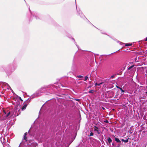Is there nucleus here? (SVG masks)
Masks as SVG:
<instances>
[{
    "mask_svg": "<svg viewBox=\"0 0 147 147\" xmlns=\"http://www.w3.org/2000/svg\"><path fill=\"white\" fill-rule=\"evenodd\" d=\"M65 87L63 84L60 83L58 84V86H55L53 84H50L48 86H44L39 89L36 93L30 96V99L34 98L35 97L38 96L40 93H42L44 91H45L46 88H49V90H53V88H54L58 89V88H61V87Z\"/></svg>",
    "mask_w": 147,
    "mask_h": 147,
    "instance_id": "1",
    "label": "nucleus"
},
{
    "mask_svg": "<svg viewBox=\"0 0 147 147\" xmlns=\"http://www.w3.org/2000/svg\"><path fill=\"white\" fill-rule=\"evenodd\" d=\"M17 66V65L15 61H13L12 64H10L8 66V67L13 71L16 69Z\"/></svg>",
    "mask_w": 147,
    "mask_h": 147,
    "instance_id": "2",
    "label": "nucleus"
},
{
    "mask_svg": "<svg viewBox=\"0 0 147 147\" xmlns=\"http://www.w3.org/2000/svg\"><path fill=\"white\" fill-rule=\"evenodd\" d=\"M29 9L31 14L33 16L34 19H35L36 20H37L41 19L40 16L38 13L35 12H31L30 8Z\"/></svg>",
    "mask_w": 147,
    "mask_h": 147,
    "instance_id": "3",
    "label": "nucleus"
},
{
    "mask_svg": "<svg viewBox=\"0 0 147 147\" xmlns=\"http://www.w3.org/2000/svg\"><path fill=\"white\" fill-rule=\"evenodd\" d=\"M28 145L30 147H36L37 146L38 144L37 143L31 140L30 141V142L28 143Z\"/></svg>",
    "mask_w": 147,
    "mask_h": 147,
    "instance_id": "4",
    "label": "nucleus"
},
{
    "mask_svg": "<svg viewBox=\"0 0 147 147\" xmlns=\"http://www.w3.org/2000/svg\"><path fill=\"white\" fill-rule=\"evenodd\" d=\"M93 128L95 133H96L98 135L100 134V131L99 130L97 126H94Z\"/></svg>",
    "mask_w": 147,
    "mask_h": 147,
    "instance_id": "5",
    "label": "nucleus"
},
{
    "mask_svg": "<svg viewBox=\"0 0 147 147\" xmlns=\"http://www.w3.org/2000/svg\"><path fill=\"white\" fill-rule=\"evenodd\" d=\"M76 8L78 15H79L80 17L82 18H84L85 17L82 14V11H81L80 10H79L78 11V9H77L76 6Z\"/></svg>",
    "mask_w": 147,
    "mask_h": 147,
    "instance_id": "6",
    "label": "nucleus"
},
{
    "mask_svg": "<svg viewBox=\"0 0 147 147\" xmlns=\"http://www.w3.org/2000/svg\"><path fill=\"white\" fill-rule=\"evenodd\" d=\"M3 85L5 86H7V88L8 89H10L11 90H12V89L11 88L10 86L7 83L3 82H2Z\"/></svg>",
    "mask_w": 147,
    "mask_h": 147,
    "instance_id": "7",
    "label": "nucleus"
},
{
    "mask_svg": "<svg viewBox=\"0 0 147 147\" xmlns=\"http://www.w3.org/2000/svg\"><path fill=\"white\" fill-rule=\"evenodd\" d=\"M129 139H130L129 138L127 139L126 138L124 137L123 139H121V140L122 142H123L125 143H126L129 142Z\"/></svg>",
    "mask_w": 147,
    "mask_h": 147,
    "instance_id": "8",
    "label": "nucleus"
},
{
    "mask_svg": "<svg viewBox=\"0 0 147 147\" xmlns=\"http://www.w3.org/2000/svg\"><path fill=\"white\" fill-rule=\"evenodd\" d=\"M137 136V134L135 132L132 135V137L131 138L132 140H134V142L136 141V140L135 139Z\"/></svg>",
    "mask_w": 147,
    "mask_h": 147,
    "instance_id": "9",
    "label": "nucleus"
},
{
    "mask_svg": "<svg viewBox=\"0 0 147 147\" xmlns=\"http://www.w3.org/2000/svg\"><path fill=\"white\" fill-rule=\"evenodd\" d=\"M115 140L117 142L118 144L121 143V140H119V138L117 137H115Z\"/></svg>",
    "mask_w": 147,
    "mask_h": 147,
    "instance_id": "10",
    "label": "nucleus"
},
{
    "mask_svg": "<svg viewBox=\"0 0 147 147\" xmlns=\"http://www.w3.org/2000/svg\"><path fill=\"white\" fill-rule=\"evenodd\" d=\"M107 140L108 143V144H107V145L109 146V145H111V143L112 142V140L109 137H108Z\"/></svg>",
    "mask_w": 147,
    "mask_h": 147,
    "instance_id": "11",
    "label": "nucleus"
},
{
    "mask_svg": "<svg viewBox=\"0 0 147 147\" xmlns=\"http://www.w3.org/2000/svg\"><path fill=\"white\" fill-rule=\"evenodd\" d=\"M146 134H147V131H144L142 132L141 136L142 137H143L145 136Z\"/></svg>",
    "mask_w": 147,
    "mask_h": 147,
    "instance_id": "12",
    "label": "nucleus"
},
{
    "mask_svg": "<svg viewBox=\"0 0 147 147\" xmlns=\"http://www.w3.org/2000/svg\"><path fill=\"white\" fill-rule=\"evenodd\" d=\"M31 100V99L28 98L27 100H26L24 102L25 104H27V105L29 104V102Z\"/></svg>",
    "mask_w": 147,
    "mask_h": 147,
    "instance_id": "13",
    "label": "nucleus"
},
{
    "mask_svg": "<svg viewBox=\"0 0 147 147\" xmlns=\"http://www.w3.org/2000/svg\"><path fill=\"white\" fill-rule=\"evenodd\" d=\"M27 135V133L26 132L24 133V139L25 140L26 142L27 141V137L26 135Z\"/></svg>",
    "mask_w": 147,
    "mask_h": 147,
    "instance_id": "14",
    "label": "nucleus"
},
{
    "mask_svg": "<svg viewBox=\"0 0 147 147\" xmlns=\"http://www.w3.org/2000/svg\"><path fill=\"white\" fill-rule=\"evenodd\" d=\"M109 79L107 78L105 79H104L103 80V82L104 83H108L109 82Z\"/></svg>",
    "mask_w": 147,
    "mask_h": 147,
    "instance_id": "15",
    "label": "nucleus"
},
{
    "mask_svg": "<svg viewBox=\"0 0 147 147\" xmlns=\"http://www.w3.org/2000/svg\"><path fill=\"white\" fill-rule=\"evenodd\" d=\"M104 83V82H102L99 84H98L97 83V82H96L95 84V86H100L101 85H102L103 83Z\"/></svg>",
    "mask_w": 147,
    "mask_h": 147,
    "instance_id": "16",
    "label": "nucleus"
},
{
    "mask_svg": "<svg viewBox=\"0 0 147 147\" xmlns=\"http://www.w3.org/2000/svg\"><path fill=\"white\" fill-rule=\"evenodd\" d=\"M27 106V104H24V105L23 106L22 108V110H24L25 109Z\"/></svg>",
    "mask_w": 147,
    "mask_h": 147,
    "instance_id": "17",
    "label": "nucleus"
},
{
    "mask_svg": "<svg viewBox=\"0 0 147 147\" xmlns=\"http://www.w3.org/2000/svg\"><path fill=\"white\" fill-rule=\"evenodd\" d=\"M132 45L131 43H128L125 44V46L126 47L131 46Z\"/></svg>",
    "mask_w": 147,
    "mask_h": 147,
    "instance_id": "18",
    "label": "nucleus"
},
{
    "mask_svg": "<svg viewBox=\"0 0 147 147\" xmlns=\"http://www.w3.org/2000/svg\"><path fill=\"white\" fill-rule=\"evenodd\" d=\"M11 112L10 111H9L6 115H5V116L6 117H8L9 116V115H10Z\"/></svg>",
    "mask_w": 147,
    "mask_h": 147,
    "instance_id": "19",
    "label": "nucleus"
},
{
    "mask_svg": "<svg viewBox=\"0 0 147 147\" xmlns=\"http://www.w3.org/2000/svg\"><path fill=\"white\" fill-rule=\"evenodd\" d=\"M72 39L74 41V44L76 45V46L77 47L78 49H79V47L77 45V43L75 42L74 39V38H72Z\"/></svg>",
    "mask_w": 147,
    "mask_h": 147,
    "instance_id": "20",
    "label": "nucleus"
},
{
    "mask_svg": "<svg viewBox=\"0 0 147 147\" xmlns=\"http://www.w3.org/2000/svg\"><path fill=\"white\" fill-rule=\"evenodd\" d=\"M94 135V133L92 132H90V133L88 134V136H92Z\"/></svg>",
    "mask_w": 147,
    "mask_h": 147,
    "instance_id": "21",
    "label": "nucleus"
},
{
    "mask_svg": "<svg viewBox=\"0 0 147 147\" xmlns=\"http://www.w3.org/2000/svg\"><path fill=\"white\" fill-rule=\"evenodd\" d=\"M88 79V77L87 76H85L84 78V81H86L87 79Z\"/></svg>",
    "mask_w": 147,
    "mask_h": 147,
    "instance_id": "22",
    "label": "nucleus"
},
{
    "mask_svg": "<svg viewBox=\"0 0 147 147\" xmlns=\"http://www.w3.org/2000/svg\"><path fill=\"white\" fill-rule=\"evenodd\" d=\"M134 66V65H131L130 67H129L128 68V69L129 70L130 69H131L132 68H133Z\"/></svg>",
    "mask_w": 147,
    "mask_h": 147,
    "instance_id": "23",
    "label": "nucleus"
},
{
    "mask_svg": "<svg viewBox=\"0 0 147 147\" xmlns=\"http://www.w3.org/2000/svg\"><path fill=\"white\" fill-rule=\"evenodd\" d=\"M116 76V74H114L111 76L110 79H113L114 78L115 76Z\"/></svg>",
    "mask_w": 147,
    "mask_h": 147,
    "instance_id": "24",
    "label": "nucleus"
},
{
    "mask_svg": "<svg viewBox=\"0 0 147 147\" xmlns=\"http://www.w3.org/2000/svg\"><path fill=\"white\" fill-rule=\"evenodd\" d=\"M83 76L81 75H78L76 77L78 78H82Z\"/></svg>",
    "mask_w": 147,
    "mask_h": 147,
    "instance_id": "25",
    "label": "nucleus"
},
{
    "mask_svg": "<svg viewBox=\"0 0 147 147\" xmlns=\"http://www.w3.org/2000/svg\"><path fill=\"white\" fill-rule=\"evenodd\" d=\"M94 90H90L88 92L89 93H93Z\"/></svg>",
    "mask_w": 147,
    "mask_h": 147,
    "instance_id": "26",
    "label": "nucleus"
},
{
    "mask_svg": "<svg viewBox=\"0 0 147 147\" xmlns=\"http://www.w3.org/2000/svg\"><path fill=\"white\" fill-rule=\"evenodd\" d=\"M121 144H123V142L121 143H119L117 144V147H120V145Z\"/></svg>",
    "mask_w": 147,
    "mask_h": 147,
    "instance_id": "27",
    "label": "nucleus"
},
{
    "mask_svg": "<svg viewBox=\"0 0 147 147\" xmlns=\"http://www.w3.org/2000/svg\"><path fill=\"white\" fill-rule=\"evenodd\" d=\"M119 89L121 91V92L123 93L124 92L125 90H122L121 88H119Z\"/></svg>",
    "mask_w": 147,
    "mask_h": 147,
    "instance_id": "28",
    "label": "nucleus"
},
{
    "mask_svg": "<svg viewBox=\"0 0 147 147\" xmlns=\"http://www.w3.org/2000/svg\"><path fill=\"white\" fill-rule=\"evenodd\" d=\"M117 42H120V45H122V44H124V43H122V42H120L119 41H117Z\"/></svg>",
    "mask_w": 147,
    "mask_h": 147,
    "instance_id": "29",
    "label": "nucleus"
},
{
    "mask_svg": "<svg viewBox=\"0 0 147 147\" xmlns=\"http://www.w3.org/2000/svg\"><path fill=\"white\" fill-rule=\"evenodd\" d=\"M117 51H116V52H114V53H111V54H108V55H111V54H113V53H116V52H117Z\"/></svg>",
    "mask_w": 147,
    "mask_h": 147,
    "instance_id": "30",
    "label": "nucleus"
},
{
    "mask_svg": "<svg viewBox=\"0 0 147 147\" xmlns=\"http://www.w3.org/2000/svg\"><path fill=\"white\" fill-rule=\"evenodd\" d=\"M104 122L106 123H108L109 122L107 120L104 121Z\"/></svg>",
    "mask_w": 147,
    "mask_h": 147,
    "instance_id": "31",
    "label": "nucleus"
},
{
    "mask_svg": "<svg viewBox=\"0 0 147 147\" xmlns=\"http://www.w3.org/2000/svg\"><path fill=\"white\" fill-rule=\"evenodd\" d=\"M130 134H131L133 133V131H131V130H130L129 131Z\"/></svg>",
    "mask_w": 147,
    "mask_h": 147,
    "instance_id": "32",
    "label": "nucleus"
},
{
    "mask_svg": "<svg viewBox=\"0 0 147 147\" xmlns=\"http://www.w3.org/2000/svg\"><path fill=\"white\" fill-rule=\"evenodd\" d=\"M116 86L117 87V88H119H119H120V87H119V86H117V85H116Z\"/></svg>",
    "mask_w": 147,
    "mask_h": 147,
    "instance_id": "33",
    "label": "nucleus"
},
{
    "mask_svg": "<svg viewBox=\"0 0 147 147\" xmlns=\"http://www.w3.org/2000/svg\"><path fill=\"white\" fill-rule=\"evenodd\" d=\"M19 98L21 101H23V100L20 97H19Z\"/></svg>",
    "mask_w": 147,
    "mask_h": 147,
    "instance_id": "34",
    "label": "nucleus"
},
{
    "mask_svg": "<svg viewBox=\"0 0 147 147\" xmlns=\"http://www.w3.org/2000/svg\"><path fill=\"white\" fill-rule=\"evenodd\" d=\"M11 91H12V92L13 93V94H15L16 95V94L13 92L12 90H11Z\"/></svg>",
    "mask_w": 147,
    "mask_h": 147,
    "instance_id": "35",
    "label": "nucleus"
},
{
    "mask_svg": "<svg viewBox=\"0 0 147 147\" xmlns=\"http://www.w3.org/2000/svg\"><path fill=\"white\" fill-rule=\"evenodd\" d=\"M112 145L113 146H114V144L113 142L112 143Z\"/></svg>",
    "mask_w": 147,
    "mask_h": 147,
    "instance_id": "36",
    "label": "nucleus"
},
{
    "mask_svg": "<svg viewBox=\"0 0 147 147\" xmlns=\"http://www.w3.org/2000/svg\"><path fill=\"white\" fill-rule=\"evenodd\" d=\"M145 93L146 94V95L147 96V91H146V92H145Z\"/></svg>",
    "mask_w": 147,
    "mask_h": 147,
    "instance_id": "37",
    "label": "nucleus"
},
{
    "mask_svg": "<svg viewBox=\"0 0 147 147\" xmlns=\"http://www.w3.org/2000/svg\"><path fill=\"white\" fill-rule=\"evenodd\" d=\"M145 40L146 41H147V37L145 39Z\"/></svg>",
    "mask_w": 147,
    "mask_h": 147,
    "instance_id": "38",
    "label": "nucleus"
},
{
    "mask_svg": "<svg viewBox=\"0 0 147 147\" xmlns=\"http://www.w3.org/2000/svg\"><path fill=\"white\" fill-rule=\"evenodd\" d=\"M101 33L102 34H106V33H105L101 32Z\"/></svg>",
    "mask_w": 147,
    "mask_h": 147,
    "instance_id": "39",
    "label": "nucleus"
},
{
    "mask_svg": "<svg viewBox=\"0 0 147 147\" xmlns=\"http://www.w3.org/2000/svg\"><path fill=\"white\" fill-rule=\"evenodd\" d=\"M76 100L77 101H79V99H76Z\"/></svg>",
    "mask_w": 147,
    "mask_h": 147,
    "instance_id": "40",
    "label": "nucleus"
},
{
    "mask_svg": "<svg viewBox=\"0 0 147 147\" xmlns=\"http://www.w3.org/2000/svg\"><path fill=\"white\" fill-rule=\"evenodd\" d=\"M102 109L103 110H105V108L103 107H102Z\"/></svg>",
    "mask_w": 147,
    "mask_h": 147,
    "instance_id": "41",
    "label": "nucleus"
},
{
    "mask_svg": "<svg viewBox=\"0 0 147 147\" xmlns=\"http://www.w3.org/2000/svg\"><path fill=\"white\" fill-rule=\"evenodd\" d=\"M21 144V143L20 144V145H19V147H20V144Z\"/></svg>",
    "mask_w": 147,
    "mask_h": 147,
    "instance_id": "42",
    "label": "nucleus"
},
{
    "mask_svg": "<svg viewBox=\"0 0 147 147\" xmlns=\"http://www.w3.org/2000/svg\"><path fill=\"white\" fill-rule=\"evenodd\" d=\"M94 140H95V141L97 140H96V139H94Z\"/></svg>",
    "mask_w": 147,
    "mask_h": 147,
    "instance_id": "43",
    "label": "nucleus"
},
{
    "mask_svg": "<svg viewBox=\"0 0 147 147\" xmlns=\"http://www.w3.org/2000/svg\"><path fill=\"white\" fill-rule=\"evenodd\" d=\"M141 130H140V131H140V132H141Z\"/></svg>",
    "mask_w": 147,
    "mask_h": 147,
    "instance_id": "44",
    "label": "nucleus"
},
{
    "mask_svg": "<svg viewBox=\"0 0 147 147\" xmlns=\"http://www.w3.org/2000/svg\"><path fill=\"white\" fill-rule=\"evenodd\" d=\"M4 113H5V114H6V113H5V112H4Z\"/></svg>",
    "mask_w": 147,
    "mask_h": 147,
    "instance_id": "45",
    "label": "nucleus"
},
{
    "mask_svg": "<svg viewBox=\"0 0 147 147\" xmlns=\"http://www.w3.org/2000/svg\"><path fill=\"white\" fill-rule=\"evenodd\" d=\"M25 1V0H24Z\"/></svg>",
    "mask_w": 147,
    "mask_h": 147,
    "instance_id": "46",
    "label": "nucleus"
}]
</instances>
